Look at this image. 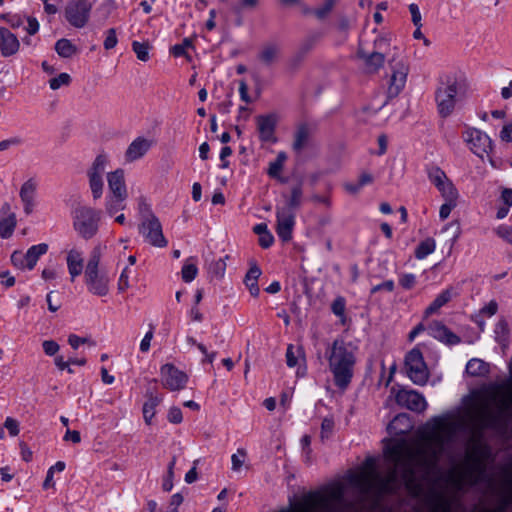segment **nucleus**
Masks as SVG:
<instances>
[{"label": "nucleus", "instance_id": "obj_60", "mask_svg": "<svg viewBox=\"0 0 512 512\" xmlns=\"http://www.w3.org/2000/svg\"><path fill=\"white\" fill-rule=\"evenodd\" d=\"M192 46V42L189 39H184L181 44L173 46L172 53L175 57H180L186 54V49Z\"/></svg>", "mask_w": 512, "mask_h": 512}, {"label": "nucleus", "instance_id": "obj_45", "mask_svg": "<svg viewBox=\"0 0 512 512\" xmlns=\"http://www.w3.org/2000/svg\"><path fill=\"white\" fill-rule=\"evenodd\" d=\"M133 51L135 52L137 58L141 61H147L149 59V46L146 43H140L134 41L132 43Z\"/></svg>", "mask_w": 512, "mask_h": 512}, {"label": "nucleus", "instance_id": "obj_61", "mask_svg": "<svg viewBox=\"0 0 512 512\" xmlns=\"http://www.w3.org/2000/svg\"><path fill=\"white\" fill-rule=\"evenodd\" d=\"M168 420L173 424H179L182 422L183 416L182 411L178 407H172L168 412Z\"/></svg>", "mask_w": 512, "mask_h": 512}, {"label": "nucleus", "instance_id": "obj_17", "mask_svg": "<svg viewBox=\"0 0 512 512\" xmlns=\"http://www.w3.org/2000/svg\"><path fill=\"white\" fill-rule=\"evenodd\" d=\"M276 117L274 115H259L256 117L257 130L262 142H275Z\"/></svg>", "mask_w": 512, "mask_h": 512}, {"label": "nucleus", "instance_id": "obj_23", "mask_svg": "<svg viewBox=\"0 0 512 512\" xmlns=\"http://www.w3.org/2000/svg\"><path fill=\"white\" fill-rule=\"evenodd\" d=\"M66 262L71 281H74V279L83 272V252L77 248L69 250L67 252Z\"/></svg>", "mask_w": 512, "mask_h": 512}, {"label": "nucleus", "instance_id": "obj_4", "mask_svg": "<svg viewBox=\"0 0 512 512\" xmlns=\"http://www.w3.org/2000/svg\"><path fill=\"white\" fill-rule=\"evenodd\" d=\"M496 408L487 404L479 407L473 414L475 429L481 431L485 428L497 429L505 425L512 413V388L507 387L498 393L495 398Z\"/></svg>", "mask_w": 512, "mask_h": 512}, {"label": "nucleus", "instance_id": "obj_34", "mask_svg": "<svg viewBox=\"0 0 512 512\" xmlns=\"http://www.w3.org/2000/svg\"><path fill=\"white\" fill-rule=\"evenodd\" d=\"M198 274V268L196 265V259L193 257L188 258L181 271L182 279L186 283L193 281Z\"/></svg>", "mask_w": 512, "mask_h": 512}, {"label": "nucleus", "instance_id": "obj_19", "mask_svg": "<svg viewBox=\"0 0 512 512\" xmlns=\"http://www.w3.org/2000/svg\"><path fill=\"white\" fill-rule=\"evenodd\" d=\"M20 48V42L15 34L5 27H0V52L2 56L15 55Z\"/></svg>", "mask_w": 512, "mask_h": 512}, {"label": "nucleus", "instance_id": "obj_22", "mask_svg": "<svg viewBox=\"0 0 512 512\" xmlns=\"http://www.w3.org/2000/svg\"><path fill=\"white\" fill-rule=\"evenodd\" d=\"M151 142L143 137H137L128 146L125 152V161L134 162L142 158L150 149Z\"/></svg>", "mask_w": 512, "mask_h": 512}, {"label": "nucleus", "instance_id": "obj_7", "mask_svg": "<svg viewBox=\"0 0 512 512\" xmlns=\"http://www.w3.org/2000/svg\"><path fill=\"white\" fill-rule=\"evenodd\" d=\"M101 211L89 206H79L73 212V228L83 239L93 238L99 228Z\"/></svg>", "mask_w": 512, "mask_h": 512}, {"label": "nucleus", "instance_id": "obj_11", "mask_svg": "<svg viewBox=\"0 0 512 512\" xmlns=\"http://www.w3.org/2000/svg\"><path fill=\"white\" fill-rule=\"evenodd\" d=\"M139 231L149 244L156 247H165L167 245L161 223L154 214H149L142 220Z\"/></svg>", "mask_w": 512, "mask_h": 512}, {"label": "nucleus", "instance_id": "obj_21", "mask_svg": "<svg viewBox=\"0 0 512 512\" xmlns=\"http://www.w3.org/2000/svg\"><path fill=\"white\" fill-rule=\"evenodd\" d=\"M357 56L362 61L364 69L368 73L377 72L385 62L383 53L376 51L367 53L361 47L358 49Z\"/></svg>", "mask_w": 512, "mask_h": 512}, {"label": "nucleus", "instance_id": "obj_10", "mask_svg": "<svg viewBox=\"0 0 512 512\" xmlns=\"http://www.w3.org/2000/svg\"><path fill=\"white\" fill-rule=\"evenodd\" d=\"M462 137L471 152L481 159L488 156L493 149L490 137L477 128L467 127Z\"/></svg>", "mask_w": 512, "mask_h": 512}, {"label": "nucleus", "instance_id": "obj_2", "mask_svg": "<svg viewBox=\"0 0 512 512\" xmlns=\"http://www.w3.org/2000/svg\"><path fill=\"white\" fill-rule=\"evenodd\" d=\"M488 450L481 445H474L467 454L464 467L461 470H452L448 474V482L457 491L466 486H473L486 480V460Z\"/></svg>", "mask_w": 512, "mask_h": 512}, {"label": "nucleus", "instance_id": "obj_36", "mask_svg": "<svg viewBox=\"0 0 512 512\" xmlns=\"http://www.w3.org/2000/svg\"><path fill=\"white\" fill-rule=\"evenodd\" d=\"M247 461V452L243 448L237 449L236 453L231 456V469L233 472L240 473L243 467L248 468L246 466Z\"/></svg>", "mask_w": 512, "mask_h": 512}, {"label": "nucleus", "instance_id": "obj_18", "mask_svg": "<svg viewBox=\"0 0 512 512\" xmlns=\"http://www.w3.org/2000/svg\"><path fill=\"white\" fill-rule=\"evenodd\" d=\"M428 333L433 338L447 344V345H456L461 342L459 336L454 334L451 330H449L445 325L441 322L435 321L429 324Z\"/></svg>", "mask_w": 512, "mask_h": 512}, {"label": "nucleus", "instance_id": "obj_35", "mask_svg": "<svg viewBox=\"0 0 512 512\" xmlns=\"http://www.w3.org/2000/svg\"><path fill=\"white\" fill-rule=\"evenodd\" d=\"M436 242L433 238H427L419 243L415 250L417 259H424L435 251Z\"/></svg>", "mask_w": 512, "mask_h": 512}, {"label": "nucleus", "instance_id": "obj_50", "mask_svg": "<svg viewBox=\"0 0 512 512\" xmlns=\"http://www.w3.org/2000/svg\"><path fill=\"white\" fill-rule=\"evenodd\" d=\"M331 309H332V312L336 316H338L340 318H344L345 317V309H346L345 299L341 296L334 299V301L331 305Z\"/></svg>", "mask_w": 512, "mask_h": 512}, {"label": "nucleus", "instance_id": "obj_8", "mask_svg": "<svg viewBox=\"0 0 512 512\" xmlns=\"http://www.w3.org/2000/svg\"><path fill=\"white\" fill-rule=\"evenodd\" d=\"M405 370L409 379L419 386H424L430 377L423 354L418 348H413L406 354Z\"/></svg>", "mask_w": 512, "mask_h": 512}, {"label": "nucleus", "instance_id": "obj_49", "mask_svg": "<svg viewBox=\"0 0 512 512\" xmlns=\"http://www.w3.org/2000/svg\"><path fill=\"white\" fill-rule=\"evenodd\" d=\"M334 430V420L332 418L326 417L323 419L321 423V439L325 440L328 439Z\"/></svg>", "mask_w": 512, "mask_h": 512}, {"label": "nucleus", "instance_id": "obj_55", "mask_svg": "<svg viewBox=\"0 0 512 512\" xmlns=\"http://www.w3.org/2000/svg\"><path fill=\"white\" fill-rule=\"evenodd\" d=\"M116 9L115 0H105L101 3L99 11L103 13V18L107 19L110 14Z\"/></svg>", "mask_w": 512, "mask_h": 512}, {"label": "nucleus", "instance_id": "obj_46", "mask_svg": "<svg viewBox=\"0 0 512 512\" xmlns=\"http://www.w3.org/2000/svg\"><path fill=\"white\" fill-rule=\"evenodd\" d=\"M23 138L15 135L0 141V152L7 151L13 147H18L23 144Z\"/></svg>", "mask_w": 512, "mask_h": 512}, {"label": "nucleus", "instance_id": "obj_14", "mask_svg": "<svg viewBox=\"0 0 512 512\" xmlns=\"http://www.w3.org/2000/svg\"><path fill=\"white\" fill-rule=\"evenodd\" d=\"M276 232L283 242L292 239V232L295 226V215L290 209L278 208L276 211Z\"/></svg>", "mask_w": 512, "mask_h": 512}, {"label": "nucleus", "instance_id": "obj_38", "mask_svg": "<svg viewBox=\"0 0 512 512\" xmlns=\"http://www.w3.org/2000/svg\"><path fill=\"white\" fill-rule=\"evenodd\" d=\"M466 372L471 376H481L487 372V365L484 361L473 358L467 362Z\"/></svg>", "mask_w": 512, "mask_h": 512}, {"label": "nucleus", "instance_id": "obj_13", "mask_svg": "<svg viewBox=\"0 0 512 512\" xmlns=\"http://www.w3.org/2000/svg\"><path fill=\"white\" fill-rule=\"evenodd\" d=\"M160 374L162 385L171 391L184 389L188 381V376L172 364L163 365Z\"/></svg>", "mask_w": 512, "mask_h": 512}, {"label": "nucleus", "instance_id": "obj_58", "mask_svg": "<svg viewBox=\"0 0 512 512\" xmlns=\"http://www.w3.org/2000/svg\"><path fill=\"white\" fill-rule=\"evenodd\" d=\"M337 0H325L324 5L321 8H318L315 10V15L322 19L324 18L333 8V6L336 4Z\"/></svg>", "mask_w": 512, "mask_h": 512}, {"label": "nucleus", "instance_id": "obj_37", "mask_svg": "<svg viewBox=\"0 0 512 512\" xmlns=\"http://www.w3.org/2000/svg\"><path fill=\"white\" fill-rule=\"evenodd\" d=\"M16 216L14 213L9 214L0 221V236L4 239L9 238L16 227Z\"/></svg>", "mask_w": 512, "mask_h": 512}, {"label": "nucleus", "instance_id": "obj_44", "mask_svg": "<svg viewBox=\"0 0 512 512\" xmlns=\"http://www.w3.org/2000/svg\"><path fill=\"white\" fill-rule=\"evenodd\" d=\"M89 177V186L94 199H99L103 194V178Z\"/></svg>", "mask_w": 512, "mask_h": 512}, {"label": "nucleus", "instance_id": "obj_40", "mask_svg": "<svg viewBox=\"0 0 512 512\" xmlns=\"http://www.w3.org/2000/svg\"><path fill=\"white\" fill-rule=\"evenodd\" d=\"M303 189L301 184L294 185L291 188V196L288 201V205L291 209H297L302 204Z\"/></svg>", "mask_w": 512, "mask_h": 512}, {"label": "nucleus", "instance_id": "obj_32", "mask_svg": "<svg viewBox=\"0 0 512 512\" xmlns=\"http://www.w3.org/2000/svg\"><path fill=\"white\" fill-rule=\"evenodd\" d=\"M108 163L109 159L107 155H98L88 171V176L102 178Z\"/></svg>", "mask_w": 512, "mask_h": 512}, {"label": "nucleus", "instance_id": "obj_9", "mask_svg": "<svg viewBox=\"0 0 512 512\" xmlns=\"http://www.w3.org/2000/svg\"><path fill=\"white\" fill-rule=\"evenodd\" d=\"M92 0H69L64 8L66 21L74 28L85 27L93 9Z\"/></svg>", "mask_w": 512, "mask_h": 512}, {"label": "nucleus", "instance_id": "obj_6", "mask_svg": "<svg viewBox=\"0 0 512 512\" xmlns=\"http://www.w3.org/2000/svg\"><path fill=\"white\" fill-rule=\"evenodd\" d=\"M461 89L462 85L454 75H444L439 79L435 101L441 117L446 118L453 113Z\"/></svg>", "mask_w": 512, "mask_h": 512}, {"label": "nucleus", "instance_id": "obj_29", "mask_svg": "<svg viewBox=\"0 0 512 512\" xmlns=\"http://www.w3.org/2000/svg\"><path fill=\"white\" fill-rule=\"evenodd\" d=\"M47 251L48 245L46 243H40L31 246L25 253L27 269L32 270L35 267L39 257L44 255Z\"/></svg>", "mask_w": 512, "mask_h": 512}, {"label": "nucleus", "instance_id": "obj_16", "mask_svg": "<svg viewBox=\"0 0 512 512\" xmlns=\"http://www.w3.org/2000/svg\"><path fill=\"white\" fill-rule=\"evenodd\" d=\"M257 61L264 68H272L281 59V45L277 42L264 43L258 53Z\"/></svg>", "mask_w": 512, "mask_h": 512}, {"label": "nucleus", "instance_id": "obj_15", "mask_svg": "<svg viewBox=\"0 0 512 512\" xmlns=\"http://www.w3.org/2000/svg\"><path fill=\"white\" fill-rule=\"evenodd\" d=\"M392 74L388 86V96L396 97L404 88L408 75V67L402 61L392 64Z\"/></svg>", "mask_w": 512, "mask_h": 512}, {"label": "nucleus", "instance_id": "obj_27", "mask_svg": "<svg viewBox=\"0 0 512 512\" xmlns=\"http://www.w3.org/2000/svg\"><path fill=\"white\" fill-rule=\"evenodd\" d=\"M36 186L33 181H26L20 189V198L24 204V212L30 214L34 208Z\"/></svg>", "mask_w": 512, "mask_h": 512}, {"label": "nucleus", "instance_id": "obj_33", "mask_svg": "<svg viewBox=\"0 0 512 512\" xmlns=\"http://www.w3.org/2000/svg\"><path fill=\"white\" fill-rule=\"evenodd\" d=\"M309 144V130L307 127L302 126L298 128L295 133V138L293 142V149L300 153L305 147Z\"/></svg>", "mask_w": 512, "mask_h": 512}, {"label": "nucleus", "instance_id": "obj_12", "mask_svg": "<svg viewBox=\"0 0 512 512\" xmlns=\"http://www.w3.org/2000/svg\"><path fill=\"white\" fill-rule=\"evenodd\" d=\"M391 394H394V399L399 406L413 412H424L428 406L425 397L415 390L392 388Z\"/></svg>", "mask_w": 512, "mask_h": 512}, {"label": "nucleus", "instance_id": "obj_25", "mask_svg": "<svg viewBox=\"0 0 512 512\" xmlns=\"http://www.w3.org/2000/svg\"><path fill=\"white\" fill-rule=\"evenodd\" d=\"M452 499L444 493H433L429 497L430 512H451Z\"/></svg>", "mask_w": 512, "mask_h": 512}, {"label": "nucleus", "instance_id": "obj_51", "mask_svg": "<svg viewBox=\"0 0 512 512\" xmlns=\"http://www.w3.org/2000/svg\"><path fill=\"white\" fill-rule=\"evenodd\" d=\"M106 36H105V39H104V42H103V46L106 50H111L113 49L117 43H118V38H117V35H116V30L114 28H110L106 31Z\"/></svg>", "mask_w": 512, "mask_h": 512}, {"label": "nucleus", "instance_id": "obj_30", "mask_svg": "<svg viewBox=\"0 0 512 512\" xmlns=\"http://www.w3.org/2000/svg\"><path fill=\"white\" fill-rule=\"evenodd\" d=\"M126 197L107 195L105 201V210L109 216H113L118 211L126 207Z\"/></svg>", "mask_w": 512, "mask_h": 512}, {"label": "nucleus", "instance_id": "obj_20", "mask_svg": "<svg viewBox=\"0 0 512 512\" xmlns=\"http://www.w3.org/2000/svg\"><path fill=\"white\" fill-rule=\"evenodd\" d=\"M108 189L107 195L128 197V192L124 179V171L117 169L107 174Z\"/></svg>", "mask_w": 512, "mask_h": 512}, {"label": "nucleus", "instance_id": "obj_62", "mask_svg": "<svg viewBox=\"0 0 512 512\" xmlns=\"http://www.w3.org/2000/svg\"><path fill=\"white\" fill-rule=\"evenodd\" d=\"M496 234L507 241L508 243L512 244V228L508 226L501 225L496 229Z\"/></svg>", "mask_w": 512, "mask_h": 512}, {"label": "nucleus", "instance_id": "obj_5", "mask_svg": "<svg viewBox=\"0 0 512 512\" xmlns=\"http://www.w3.org/2000/svg\"><path fill=\"white\" fill-rule=\"evenodd\" d=\"M102 250L100 245L92 249L84 269V283L88 292L99 297L108 295L111 282L108 271L100 264Z\"/></svg>", "mask_w": 512, "mask_h": 512}, {"label": "nucleus", "instance_id": "obj_59", "mask_svg": "<svg viewBox=\"0 0 512 512\" xmlns=\"http://www.w3.org/2000/svg\"><path fill=\"white\" fill-rule=\"evenodd\" d=\"M4 427L9 431V434L13 437L19 434V423L12 417H7L4 422Z\"/></svg>", "mask_w": 512, "mask_h": 512}, {"label": "nucleus", "instance_id": "obj_42", "mask_svg": "<svg viewBox=\"0 0 512 512\" xmlns=\"http://www.w3.org/2000/svg\"><path fill=\"white\" fill-rule=\"evenodd\" d=\"M158 405L156 398H150L143 405V417L147 424H151L153 417L155 416V409Z\"/></svg>", "mask_w": 512, "mask_h": 512}, {"label": "nucleus", "instance_id": "obj_54", "mask_svg": "<svg viewBox=\"0 0 512 512\" xmlns=\"http://www.w3.org/2000/svg\"><path fill=\"white\" fill-rule=\"evenodd\" d=\"M43 351L48 356H54L60 349V346L54 340H45L42 343Z\"/></svg>", "mask_w": 512, "mask_h": 512}, {"label": "nucleus", "instance_id": "obj_64", "mask_svg": "<svg viewBox=\"0 0 512 512\" xmlns=\"http://www.w3.org/2000/svg\"><path fill=\"white\" fill-rule=\"evenodd\" d=\"M500 137L503 141L512 142V123L503 127L500 132Z\"/></svg>", "mask_w": 512, "mask_h": 512}, {"label": "nucleus", "instance_id": "obj_24", "mask_svg": "<svg viewBox=\"0 0 512 512\" xmlns=\"http://www.w3.org/2000/svg\"><path fill=\"white\" fill-rule=\"evenodd\" d=\"M456 295V292L453 287H448L445 290L441 291L436 298L432 301V303L426 308L425 316H430L438 313V311L446 305L451 299Z\"/></svg>", "mask_w": 512, "mask_h": 512}, {"label": "nucleus", "instance_id": "obj_31", "mask_svg": "<svg viewBox=\"0 0 512 512\" xmlns=\"http://www.w3.org/2000/svg\"><path fill=\"white\" fill-rule=\"evenodd\" d=\"M55 51L62 58H70L77 53V47L69 39L62 38L56 42Z\"/></svg>", "mask_w": 512, "mask_h": 512}, {"label": "nucleus", "instance_id": "obj_63", "mask_svg": "<svg viewBox=\"0 0 512 512\" xmlns=\"http://www.w3.org/2000/svg\"><path fill=\"white\" fill-rule=\"evenodd\" d=\"M400 285L405 289H411L416 283V277L414 274H403L399 278Z\"/></svg>", "mask_w": 512, "mask_h": 512}, {"label": "nucleus", "instance_id": "obj_56", "mask_svg": "<svg viewBox=\"0 0 512 512\" xmlns=\"http://www.w3.org/2000/svg\"><path fill=\"white\" fill-rule=\"evenodd\" d=\"M131 270L129 268H124L123 271L120 274L119 280H118V290L119 292H124L129 288V273Z\"/></svg>", "mask_w": 512, "mask_h": 512}, {"label": "nucleus", "instance_id": "obj_47", "mask_svg": "<svg viewBox=\"0 0 512 512\" xmlns=\"http://www.w3.org/2000/svg\"><path fill=\"white\" fill-rule=\"evenodd\" d=\"M439 193L444 201H458L459 199V192L452 182L450 184H446V187Z\"/></svg>", "mask_w": 512, "mask_h": 512}, {"label": "nucleus", "instance_id": "obj_57", "mask_svg": "<svg viewBox=\"0 0 512 512\" xmlns=\"http://www.w3.org/2000/svg\"><path fill=\"white\" fill-rule=\"evenodd\" d=\"M11 262L19 269H27L26 267V256L22 252L14 251L11 255Z\"/></svg>", "mask_w": 512, "mask_h": 512}, {"label": "nucleus", "instance_id": "obj_53", "mask_svg": "<svg viewBox=\"0 0 512 512\" xmlns=\"http://www.w3.org/2000/svg\"><path fill=\"white\" fill-rule=\"evenodd\" d=\"M409 11L411 13V18H412L413 24L416 27L421 28L422 27V16H421L418 5L415 3L410 4Z\"/></svg>", "mask_w": 512, "mask_h": 512}, {"label": "nucleus", "instance_id": "obj_39", "mask_svg": "<svg viewBox=\"0 0 512 512\" xmlns=\"http://www.w3.org/2000/svg\"><path fill=\"white\" fill-rule=\"evenodd\" d=\"M286 160V154L284 152H280L277 155L275 161L269 164L268 175L273 178H280V173L283 169L284 162Z\"/></svg>", "mask_w": 512, "mask_h": 512}, {"label": "nucleus", "instance_id": "obj_3", "mask_svg": "<svg viewBox=\"0 0 512 512\" xmlns=\"http://www.w3.org/2000/svg\"><path fill=\"white\" fill-rule=\"evenodd\" d=\"M326 357L335 385L340 389L347 388L351 382L356 362L352 346L343 340L336 339L326 350Z\"/></svg>", "mask_w": 512, "mask_h": 512}, {"label": "nucleus", "instance_id": "obj_41", "mask_svg": "<svg viewBox=\"0 0 512 512\" xmlns=\"http://www.w3.org/2000/svg\"><path fill=\"white\" fill-rule=\"evenodd\" d=\"M427 175L428 179L435 187L439 186L448 178L445 172L436 166L428 168Z\"/></svg>", "mask_w": 512, "mask_h": 512}, {"label": "nucleus", "instance_id": "obj_52", "mask_svg": "<svg viewBox=\"0 0 512 512\" xmlns=\"http://www.w3.org/2000/svg\"><path fill=\"white\" fill-rule=\"evenodd\" d=\"M458 201H445L439 210V217L445 220L449 217L451 211L457 206Z\"/></svg>", "mask_w": 512, "mask_h": 512}, {"label": "nucleus", "instance_id": "obj_43", "mask_svg": "<svg viewBox=\"0 0 512 512\" xmlns=\"http://www.w3.org/2000/svg\"><path fill=\"white\" fill-rule=\"evenodd\" d=\"M225 271H226V262L222 258H220L216 261H213L209 266L210 274L217 279L223 278Z\"/></svg>", "mask_w": 512, "mask_h": 512}, {"label": "nucleus", "instance_id": "obj_28", "mask_svg": "<svg viewBox=\"0 0 512 512\" xmlns=\"http://www.w3.org/2000/svg\"><path fill=\"white\" fill-rule=\"evenodd\" d=\"M261 273V269L256 264H253L245 276L244 283L253 297H257L260 293L258 278Z\"/></svg>", "mask_w": 512, "mask_h": 512}, {"label": "nucleus", "instance_id": "obj_48", "mask_svg": "<svg viewBox=\"0 0 512 512\" xmlns=\"http://www.w3.org/2000/svg\"><path fill=\"white\" fill-rule=\"evenodd\" d=\"M71 81V77L67 73H61L57 77H54L49 80V86L52 90H57L62 86L69 85Z\"/></svg>", "mask_w": 512, "mask_h": 512}, {"label": "nucleus", "instance_id": "obj_1", "mask_svg": "<svg viewBox=\"0 0 512 512\" xmlns=\"http://www.w3.org/2000/svg\"><path fill=\"white\" fill-rule=\"evenodd\" d=\"M431 429L413 443L399 441L385 450L386 459L394 467L387 476H381L374 458H367L360 473L352 482L359 489L362 501L374 508L382 496L395 493L401 485L412 493L420 488L419 479L429 476L436 467L444 447V433L454 430V425L444 417H435Z\"/></svg>", "mask_w": 512, "mask_h": 512}, {"label": "nucleus", "instance_id": "obj_26", "mask_svg": "<svg viewBox=\"0 0 512 512\" xmlns=\"http://www.w3.org/2000/svg\"><path fill=\"white\" fill-rule=\"evenodd\" d=\"M512 504V476H507L503 481V490L500 503L493 509L483 512H506L507 507Z\"/></svg>", "mask_w": 512, "mask_h": 512}]
</instances>
